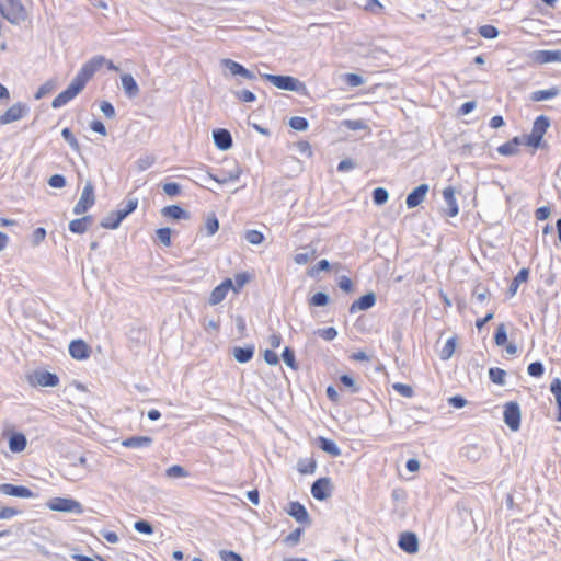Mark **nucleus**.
Segmentation results:
<instances>
[{
    "label": "nucleus",
    "mask_w": 561,
    "mask_h": 561,
    "mask_svg": "<svg viewBox=\"0 0 561 561\" xmlns=\"http://www.w3.org/2000/svg\"><path fill=\"white\" fill-rule=\"evenodd\" d=\"M105 58L101 55L93 56L82 65L68 88L59 93L51 102L53 108H59L73 100L85 87L88 81L103 66Z\"/></svg>",
    "instance_id": "nucleus-1"
},
{
    "label": "nucleus",
    "mask_w": 561,
    "mask_h": 561,
    "mask_svg": "<svg viewBox=\"0 0 561 561\" xmlns=\"http://www.w3.org/2000/svg\"><path fill=\"white\" fill-rule=\"evenodd\" d=\"M263 78L280 90L294 91L306 94V84L291 76H278L264 73Z\"/></svg>",
    "instance_id": "nucleus-2"
},
{
    "label": "nucleus",
    "mask_w": 561,
    "mask_h": 561,
    "mask_svg": "<svg viewBox=\"0 0 561 561\" xmlns=\"http://www.w3.org/2000/svg\"><path fill=\"white\" fill-rule=\"evenodd\" d=\"M0 11L3 18L12 24H19L27 16L26 10L20 0H4L0 4Z\"/></svg>",
    "instance_id": "nucleus-3"
},
{
    "label": "nucleus",
    "mask_w": 561,
    "mask_h": 561,
    "mask_svg": "<svg viewBox=\"0 0 561 561\" xmlns=\"http://www.w3.org/2000/svg\"><path fill=\"white\" fill-rule=\"evenodd\" d=\"M550 126V121L547 116H538L533 125L531 133L526 137V145L533 148L541 147L543 135Z\"/></svg>",
    "instance_id": "nucleus-4"
},
{
    "label": "nucleus",
    "mask_w": 561,
    "mask_h": 561,
    "mask_svg": "<svg viewBox=\"0 0 561 561\" xmlns=\"http://www.w3.org/2000/svg\"><path fill=\"white\" fill-rule=\"evenodd\" d=\"M47 507L54 512L82 514V504L73 499L53 497L47 502Z\"/></svg>",
    "instance_id": "nucleus-5"
},
{
    "label": "nucleus",
    "mask_w": 561,
    "mask_h": 561,
    "mask_svg": "<svg viewBox=\"0 0 561 561\" xmlns=\"http://www.w3.org/2000/svg\"><path fill=\"white\" fill-rule=\"evenodd\" d=\"M26 379L32 387H56L59 383V378L56 374L45 370H35L28 374Z\"/></svg>",
    "instance_id": "nucleus-6"
},
{
    "label": "nucleus",
    "mask_w": 561,
    "mask_h": 561,
    "mask_svg": "<svg viewBox=\"0 0 561 561\" xmlns=\"http://www.w3.org/2000/svg\"><path fill=\"white\" fill-rule=\"evenodd\" d=\"M242 173V170L239 165H234L230 170H222L220 175H214L210 172H206L205 174H197V179L202 182H205L206 180H213L219 184H227L229 182H236L239 180L240 175Z\"/></svg>",
    "instance_id": "nucleus-7"
},
{
    "label": "nucleus",
    "mask_w": 561,
    "mask_h": 561,
    "mask_svg": "<svg viewBox=\"0 0 561 561\" xmlns=\"http://www.w3.org/2000/svg\"><path fill=\"white\" fill-rule=\"evenodd\" d=\"M95 203L94 186L91 181H88L81 192L80 198L73 207L76 215L84 214Z\"/></svg>",
    "instance_id": "nucleus-8"
},
{
    "label": "nucleus",
    "mask_w": 561,
    "mask_h": 561,
    "mask_svg": "<svg viewBox=\"0 0 561 561\" xmlns=\"http://www.w3.org/2000/svg\"><path fill=\"white\" fill-rule=\"evenodd\" d=\"M503 417L511 431L516 432L520 427V409L517 402L510 401L504 404Z\"/></svg>",
    "instance_id": "nucleus-9"
},
{
    "label": "nucleus",
    "mask_w": 561,
    "mask_h": 561,
    "mask_svg": "<svg viewBox=\"0 0 561 561\" xmlns=\"http://www.w3.org/2000/svg\"><path fill=\"white\" fill-rule=\"evenodd\" d=\"M28 113L27 105L23 103H15L10 106L1 116L0 124L7 125L16 121H20Z\"/></svg>",
    "instance_id": "nucleus-10"
},
{
    "label": "nucleus",
    "mask_w": 561,
    "mask_h": 561,
    "mask_svg": "<svg viewBox=\"0 0 561 561\" xmlns=\"http://www.w3.org/2000/svg\"><path fill=\"white\" fill-rule=\"evenodd\" d=\"M0 493L8 496H15L21 499L34 497V493L26 486L14 485L11 483H1Z\"/></svg>",
    "instance_id": "nucleus-11"
},
{
    "label": "nucleus",
    "mask_w": 561,
    "mask_h": 561,
    "mask_svg": "<svg viewBox=\"0 0 561 561\" xmlns=\"http://www.w3.org/2000/svg\"><path fill=\"white\" fill-rule=\"evenodd\" d=\"M233 288V283L230 278H226L221 284L216 286L208 298L210 306L220 304L227 296L228 291Z\"/></svg>",
    "instance_id": "nucleus-12"
},
{
    "label": "nucleus",
    "mask_w": 561,
    "mask_h": 561,
    "mask_svg": "<svg viewBox=\"0 0 561 561\" xmlns=\"http://www.w3.org/2000/svg\"><path fill=\"white\" fill-rule=\"evenodd\" d=\"M138 206L137 198H129L123 208L115 210V221L111 224H105L106 227H111V229H116L119 227L121 222L131 214Z\"/></svg>",
    "instance_id": "nucleus-13"
},
{
    "label": "nucleus",
    "mask_w": 561,
    "mask_h": 561,
    "mask_svg": "<svg viewBox=\"0 0 561 561\" xmlns=\"http://www.w3.org/2000/svg\"><path fill=\"white\" fill-rule=\"evenodd\" d=\"M311 494L316 500L324 501L331 495V482L329 478H320L313 482Z\"/></svg>",
    "instance_id": "nucleus-14"
},
{
    "label": "nucleus",
    "mask_w": 561,
    "mask_h": 561,
    "mask_svg": "<svg viewBox=\"0 0 561 561\" xmlns=\"http://www.w3.org/2000/svg\"><path fill=\"white\" fill-rule=\"evenodd\" d=\"M494 342L497 346H504L505 351L508 355H515L517 353V347L514 343H507V332L505 323H500L496 327V332L494 335Z\"/></svg>",
    "instance_id": "nucleus-15"
},
{
    "label": "nucleus",
    "mask_w": 561,
    "mask_h": 561,
    "mask_svg": "<svg viewBox=\"0 0 561 561\" xmlns=\"http://www.w3.org/2000/svg\"><path fill=\"white\" fill-rule=\"evenodd\" d=\"M398 546L407 553H416L419 551V539L414 533L405 531L402 533Z\"/></svg>",
    "instance_id": "nucleus-16"
},
{
    "label": "nucleus",
    "mask_w": 561,
    "mask_h": 561,
    "mask_svg": "<svg viewBox=\"0 0 561 561\" xmlns=\"http://www.w3.org/2000/svg\"><path fill=\"white\" fill-rule=\"evenodd\" d=\"M69 354L75 359L83 360L90 356L91 348L84 341L75 340L69 344Z\"/></svg>",
    "instance_id": "nucleus-17"
},
{
    "label": "nucleus",
    "mask_w": 561,
    "mask_h": 561,
    "mask_svg": "<svg viewBox=\"0 0 561 561\" xmlns=\"http://www.w3.org/2000/svg\"><path fill=\"white\" fill-rule=\"evenodd\" d=\"M221 64L231 72L232 76H241L248 80H254L255 75L244 68L241 64L232 60V59H222Z\"/></svg>",
    "instance_id": "nucleus-18"
},
{
    "label": "nucleus",
    "mask_w": 561,
    "mask_h": 561,
    "mask_svg": "<svg viewBox=\"0 0 561 561\" xmlns=\"http://www.w3.org/2000/svg\"><path fill=\"white\" fill-rule=\"evenodd\" d=\"M428 192L427 184H420L407 197L405 204L408 208H414L423 203Z\"/></svg>",
    "instance_id": "nucleus-19"
},
{
    "label": "nucleus",
    "mask_w": 561,
    "mask_h": 561,
    "mask_svg": "<svg viewBox=\"0 0 561 561\" xmlns=\"http://www.w3.org/2000/svg\"><path fill=\"white\" fill-rule=\"evenodd\" d=\"M287 514L295 518L300 524L309 525L311 523L309 513L306 507L299 502H291L289 504V508L287 510Z\"/></svg>",
    "instance_id": "nucleus-20"
},
{
    "label": "nucleus",
    "mask_w": 561,
    "mask_h": 561,
    "mask_svg": "<svg viewBox=\"0 0 561 561\" xmlns=\"http://www.w3.org/2000/svg\"><path fill=\"white\" fill-rule=\"evenodd\" d=\"M376 302V295L370 291L355 300L351 307L350 312L355 313L357 311H364L370 309Z\"/></svg>",
    "instance_id": "nucleus-21"
},
{
    "label": "nucleus",
    "mask_w": 561,
    "mask_h": 561,
    "mask_svg": "<svg viewBox=\"0 0 561 561\" xmlns=\"http://www.w3.org/2000/svg\"><path fill=\"white\" fill-rule=\"evenodd\" d=\"M213 139L216 147L220 150H228L232 147V137L227 129H216L213 131Z\"/></svg>",
    "instance_id": "nucleus-22"
},
{
    "label": "nucleus",
    "mask_w": 561,
    "mask_h": 561,
    "mask_svg": "<svg viewBox=\"0 0 561 561\" xmlns=\"http://www.w3.org/2000/svg\"><path fill=\"white\" fill-rule=\"evenodd\" d=\"M443 197L447 205V215L449 217H455L458 215V204L455 197V191L451 186L445 187L443 191Z\"/></svg>",
    "instance_id": "nucleus-23"
},
{
    "label": "nucleus",
    "mask_w": 561,
    "mask_h": 561,
    "mask_svg": "<svg viewBox=\"0 0 561 561\" xmlns=\"http://www.w3.org/2000/svg\"><path fill=\"white\" fill-rule=\"evenodd\" d=\"M122 88L128 98H135L139 94V87L130 73H125L121 77Z\"/></svg>",
    "instance_id": "nucleus-24"
},
{
    "label": "nucleus",
    "mask_w": 561,
    "mask_h": 561,
    "mask_svg": "<svg viewBox=\"0 0 561 561\" xmlns=\"http://www.w3.org/2000/svg\"><path fill=\"white\" fill-rule=\"evenodd\" d=\"M254 351V345H248L245 347L236 346L232 350V355L238 363L244 364L252 359Z\"/></svg>",
    "instance_id": "nucleus-25"
},
{
    "label": "nucleus",
    "mask_w": 561,
    "mask_h": 561,
    "mask_svg": "<svg viewBox=\"0 0 561 561\" xmlns=\"http://www.w3.org/2000/svg\"><path fill=\"white\" fill-rule=\"evenodd\" d=\"M152 444V438L149 436H133L122 442V445L127 448H144Z\"/></svg>",
    "instance_id": "nucleus-26"
},
{
    "label": "nucleus",
    "mask_w": 561,
    "mask_h": 561,
    "mask_svg": "<svg viewBox=\"0 0 561 561\" xmlns=\"http://www.w3.org/2000/svg\"><path fill=\"white\" fill-rule=\"evenodd\" d=\"M535 60L539 64L561 61V50L558 49L536 51Z\"/></svg>",
    "instance_id": "nucleus-27"
},
{
    "label": "nucleus",
    "mask_w": 561,
    "mask_h": 561,
    "mask_svg": "<svg viewBox=\"0 0 561 561\" xmlns=\"http://www.w3.org/2000/svg\"><path fill=\"white\" fill-rule=\"evenodd\" d=\"M27 439L22 433H13L9 438V449L12 453H21L26 448Z\"/></svg>",
    "instance_id": "nucleus-28"
},
{
    "label": "nucleus",
    "mask_w": 561,
    "mask_h": 561,
    "mask_svg": "<svg viewBox=\"0 0 561 561\" xmlns=\"http://www.w3.org/2000/svg\"><path fill=\"white\" fill-rule=\"evenodd\" d=\"M317 256V249L313 247H304L301 252L294 256V262L298 265H305Z\"/></svg>",
    "instance_id": "nucleus-29"
},
{
    "label": "nucleus",
    "mask_w": 561,
    "mask_h": 561,
    "mask_svg": "<svg viewBox=\"0 0 561 561\" xmlns=\"http://www.w3.org/2000/svg\"><path fill=\"white\" fill-rule=\"evenodd\" d=\"M92 224L91 216H83L82 218L73 219L69 222V230L73 233H84L88 227Z\"/></svg>",
    "instance_id": "nucleus-30"
},
{
    "label": "nucleus",
    "mask_w": 561,
    "mask_h": 561,
    "mask_svg": "<svg viewBox=\"0 0 561 561\" xmlns=\"http://www.w3.org/2000/svg\"><path fill=\"white\" fill-rule=\"evenodd\" d=\"M522 141L519 137H514L512 140L497 147V152L502 156H514L519 151Z\"/></svg>",
    "instance_id": "nucleus-31"
},
{
    "label": "nucleus",
    "mask_w": 561,
    "mask_h": 561,
    "mask_svg": "<svg viewBox=\"0 0 561 561\" xmlns=\"http://www.w3.org/2000/svg\"><path fill=\"white\" fill-rule=\"evenodd\" d=\"M162 215L173 219H188L190 215L186 210L178 205H169L162 209Z\"/></svg>",
    "instance_id": "nucleus-32"
},
{
    "label": "nucleus",
    "mask_w": 561,
    "mask_h": 561,
    "mask_svg": "<svg viewBox=\"0 0 561 561\" xmlns=\"http://www.w3.org/2000/svg\"><path fill=\"white\" fill-rule=\"evenodd\" d=\"M560 93V90L557 87H552L547 90H537L531 93L530 99L535 102H541L549 99L556 98Z\"/></svg>",
    "instance_id": "nucleus-33"
},
{
    "label": "nucleus",
    "mask_w": 561,
    "mask_h": 561,
    "mask_svg": "<svg viewBox=\"0 0 561 561\" xmlns=\"http://www.w3.org/2000/svg\"><path fill=\"white\" fill-rule=\"evenodd\" d=\"M319 447L325 451L327 454L337 457L341 455V449L335 444L334 440L325 438V437H319Z\"/></svg>",
    "instance_id": "nucleus-34"
},
{
    "label": "nucleus",
    "mask_w": 561,
    "mask_h": 561,
    "mask_svg": "<svg viewBox=\"0 0 561 561\" xmlns=\"http://www.w3.org/2000/svg\"><path fill=\"white\" fill-rule=\"evenodd\" d=\"M528 276H529L528 268H522L517 273V275L514 277V279L512 280L510 288H508V293L511 296H514L516 294V291L522 283L527 282Z\"/></svg>",
    "instance_id": "nucleus-35"
},
{
    "label": "nucleus",
    "mask_w": 561,
    "mask_h": 561,
    "mask_svg": "<svg viewBox=\"0 0 561 561\" xmlns=\"http://www.w3.org/2000/svg\"><path fill=\"white\" fill-rule=\"evenodd\" d=\"M204 229L207 236H214L219 229V221L214 213L209 214L205 220Z\"/></svg>",
    "instance_id": "nucleus-36"
},
{
    "label": "nucleus",
    "mask_w": 561,
    "mask_h": 561,
    "mask_svg": "<svg viewBox=\"0 0 561 561\" xmlns=\"http://www.w3.org/2000/svg\"><path fill=\"white\" fill-rule=\"evenodd\" d=\"M550 391L552 392L558 402L559 415L557 420L561 421V380L559 378L552 380Z\"/></svg>",
    "instance_id": "nucleus-37"
},
{
    "label": "nucleus",
    "mask_w": 561,
    "mask_h": 561,
    "mask_svg": "<svg viewBox=\"0 0 561 561\" xmlns=\"http://www.w3.org/2000/svg\"><path fill=\"white\" fill-rule=\"evenodd\" d=\"M165 476L170 479H176L186 478L190 476V473L182 466L173 465L165 470Z\"/></svg>",
    "instance_id": "nucleus-38"
},
{
    "label": "nucleus",
    "mask_w": 561,
    "mask_h": 561,
    "mask_svg": "<svg viewBox=\"0 0 561 561\" xmlns=\"http://www.w3.org/2000/svg\"><path fill=\"white\" fill-rule=\"evenodd\" d=\"M456 350V337H449L440 351V358L443 360L449 359Z\"/></svg>",
    "instance_id": "nucleus-39"
},
{
    "label": "nucleus",
    "mask_w": 561,
    "mask_h": 561,
    "mask_svg": "<svg viewBox=\"0 0 561 561\" xmlns=\"http://www.w3.org/2000/svg\"><path fill=\"white\" fill-rule=\"evenodd\" d=\"M61 136L69 144L73 151H76L77 153L80 152V145L68 127L61 130Z\"/></svg>",
    "instance_id": "nucleus-40"
},
{
    "label": "nucleus",
    "mask_w": 561,
    "mask_h": 561,
    "mask_svg": "<svg viewBox=\"0 0 561 561\" xmlns=\"http://www.w3.org/2000/svg\"><path fill=\"white\" fill-rule=\"evenodd\" d=\"M244 239L250 244L259 245L264 241V236L261 231L252 229V230L245 231Z\"/></svg>",
    "instance_id": "nucleus-41"
},
{
    "label": "nucleus",
    "mask_w": 561,
    "mask_h": 561,
    "mask_svg": "<svg viewBox=\"0 0 561 561\" xmlns=\"http://www.w3.org/2000/svg\"><path fill=\"white\" fill-rule=\"evenodd\" d=\"M55 88H56V81L55 80L50 79V80L46 81L36 91L35 99L39 100V99L44 98L48 93L53 92L55 90Z\"/></svg>",
    "instance_id": "nucleus-42"
},
{
    "label": "nucleus",
    "mask_w": 561,
    "mask_h": 561,
    "mask_svg": "<svg viewBox=\"0 0 561 561\" xmlns=\"http://www.w3.org/2000/svg\"><path fill=\"white\" fill-rule=\"evenodd\" d=\"M389 198V193L383 187H377L373 192V201L376 205L385 204Z\"/></svg>",
    "instance_id": "nucleus-43"
},
{
    "label": "nucleus",
    "mask_w": 561,
    "mask_h": 561,
    "mask_svg": "<svg viewBox=\"0 0 561 561\" xmlns=\"http://www.w3.org/2000/svg\"><path fill=\"white\" fill-rule=\"evenodd\" d=\"M289 126L299 131H304L308 128V121L305 117L294 116L289 121Z\"/></svg>",
    "instance_id": "nucleus-44"
},
{
    "label": "nucleus",
    "mask_w": 561,
    "mask_h": 561,
    "mask_svg": "<svg viewBox=\"0 0 561 561\" xmlns=\"http://www.w3.org/2000/svg\"><path fill=\"white\" fill-rule=\"evenodd\" d=\"M527 373L531 377H541L545 373V367L541 362H534L528 365Z\"/></svg>",
    "instance_id": "nucleus-45"
},
{
    "label": "nucleus",
    "mask_w": 561,
    "mask_h": 561,
    "mask_svg": "<svg viewBox=\"0 0 561 561\" xmlns=\"http://www.w3.org/2000/svg\"><path fill=\"white\" fill-rule=\"evenodd\" d=\"M157 238L163 244L169 247L171 244V229L168 227L157 230Z\"/></svg>",
    "instance_id": "nucleus-46"
},
{
    "label": "nucleus",
    "mask_w": 561,
    "mask_h": 561,
    "mask_svg": "<svg viewBox=\"0 0 561 561\" xmlns=\"http://www.w3.org/2000/svg\"><path fill=\"white\" fill-rule=\"evenodd\" d=\"M343 125L350 130L367 129L368 126L363 119H346Z\"/></svg>",
    "instance_id": "nucleus-47"
},
{
    "label": "nucleus",
    "mask_w": 561,
    "mask_h": 561,
    "mask_svg": "<svg viewBox=\"0 0 561 561\" xmlns=\"http://www.w3.org/2000/svg\"><path fill=\"white\" fill-rule=\"evenodd\" d=\"M282 357H283L284 363L288 367H290L293 369L297 368L296 359H295V354H294V351L291 348L285 347V350L283 351Z\"/></svg>",
    "instance_id": "nucleus-48"
},
{
    "label": "nucleus",
    "mask_w": 561,
    "mask_h": 561,
    "mask_svg": "<svg viewBox=\"0 0 561 561\" xmlns=\"http://www.w3.org/2000/svg\"><path fill=\"white\" fill-rule=\"evenodd\" d=\"M328 302H329V296L325 293H321V291L314 294L309 301V304L311 306H317V307L325 306Z\"/></svg>",
    "instance_id": "nucleus-49"
},
{
    "label": "nucleus",
    "mask_w": 561,
    "mask_h": 561,
    "mask_svg": "<svg viewBox=\"0 0 561 561\" xmlns=\"http://www.w3.org/2000/svg\"><path fill=\"white\" fill-rule=\"evenodd\" d=\"M316 333L325 341H332L337 336V331L333 327L319 329Z\"/></svg>",
    "instance_id": "nucleus-50"
},
{
    "label": "nucleus",
    "mask_w": 561,
    "mask_h": 561,
    "mask_svg": "<svg viewBox=\"0 0 561 561\" xmlns=\"http://www.w3.org/2000/svg\"><path fill=\"white\" fill-rule=\"evenodd\" d=\"M134 528L138 531V533H141V534H146V535H150L153 533V527L152 525L147 522V520H137L135 524H134Z\"/></svg>",
    "instance_id": "nucleus-51"
},
{
    "label": "nucleus",
    "mask_w": 561,
    "mask_h": 561,
    "mask_svg": "<svg viewBox=\"0 0 561 561\" xmlns=\"http://www.w3.org/2000/svg\"><path fill=\"white\" fill-rule=\"evenodd\" d=\"M364 9L371 13L378 14L382 11L383 5L378 0H366Z\"/></svg>",
    "instance_id": "nucleus-52"
},
{
    "label": "nucleus",
    "mask_w": 561,
    "mask_h": 561,
    "mask_svg": "<svg viewBox=\"0 0 561 561\" xmlns=\"http://www.w3.org/2000/svg\"><path fill=\"white\" fill-rule=\"evenodd\" d=\"M344 80L351 87H359L364 83L363 77L356 73H346Z\"/></svg>",
    "instance_id": "nucleus-53"
},
{
    "label": "nucleus",
    "mask_w": 561,
    "mask_h": 561,
    "mask_svg": "<svg viewBox=\"0 0 561 561\" xmlns=\"http://www.w3.org/2000/svg\"><path fill=\"white\" fill-rule=\"evenodd\" d=\"M100 110L104 114L105 117H107V118H114L115 117V114H116L115 108H114V106L110 102L103 101L100 104Z\"/></svg>",
    "instance_id": "nucleus-54"
},
{
    "label": "nucleus",
    "mask_w": 561,
    "mask_h": 561,
    "mask_svg": "<svg viewBox=\"0 0 561 561\" xmlns=\"http://www.w3.org/2000/svg\"><path fill=\"white\" fill-rule=\"evenodd\" d=\"M393 389L397 392H399L401 396L407 397V398H410L413 394V389L409 385L398 382V383L393 385Z\"/></svg>",
    "instance_id": "nucleus-55"
},
{
    "label": "nucleus",
    "mask_w": 561,
    "mask_h": 561,
    "mask_svg": "<svg viewBox=\"0 0 561 561\" xmlns=\"http://www.w3.org/2000/svg\"><path fill=\"white\" fill-rule=\"evenodd\" d=\"M153 163H154V159L150 156L139 158L136 162L139 171H145V170L149 169Z\"/></svg>",
    "instance_id": "nucleus-56"
},
{
    "label": "nucleus",
    "mask_w": 561,
    "mask_h": 561,
    "mask_svg": "<svg viewBox=\"0 0 561 561\" xmlns=\"http://www.w3.org/2000/svg\"><path fill=\"white\" fill-rule=\"evenodd\" d=\"M48 184L55 188H61L66 185V179L61 174H54L49 178Z\"/></svg>",
    "instance_id": "nucleus-57"
},
{
    "label": "nucleus",
    "mask_w": 561,
    "mask_h": 561,
    "mask_svg": "<svg viewBox=\"0 0 561 561\" xmlns=\"http://www.w3.org/2000/svg\"><path fill=\"white\" fill-rule=\"evenodd\" d=\"M163 192L168 196H175L181 192V187L178 183L169 182L163 185Z\"/></svg>",
    "instance_id": "nucleus-58"
},
{
    "label": "nucleus",
    "mask_w": 561,
    "mask_h": 561,
    "mask_svg": "<svg viewBox=\"0 0 561 561\" xmlns=\"http://www.w3.org/2000/svg\"><path fill=\"white\" fill-rule=\"evenodd\" d=\"M301 533L302 530L300 528H296L289 535L286 536L284 541L290 546H294L298 543V541L300 540Z\"/></svg>",
    "instance_id": "nucleus-59"
},
{
    "label": "nucleus",
    "mask_w": 561,
    "mask_h": 561,
    "mask_svg": "<svg viewBox=\"0 0 561 561\" xmlns=\"http://www.w3.org/2000/svg\"><path fill=\"white\" fill-rule=\"evenodd\" d=\"M220 558L222 561H243L240 554L228 550H221Z\"/></svg>",
    "instance_id": "nucleus-60"
},
{
    "label": "nucleus",
    "mask_w": 561,
    "mask_h": 561,
    "mask_svg": "<svg viewBox=\"0 0 561 561\" xmlns=\"http://www.w3.org/2000/svg\"><path fill=\"white\" fill-rule=\"evenodd\" d=\"M236 96L242 101V102H253L255 101V95L253 92H251L250 90H241V91H238L236 92Z\"/></svg>",
    "instance_id": "nucleus-61"
},
{
    "label": "nucleus",
    "mask_w": 561,
    "mask_h": 561,
    "mask_svg": "<svg viewBox=\"0 0 561 561\" xmlns=\"http://www.w3.org/2000/svg\"><path fill=\"white\" fill-rule=\"evenodd\" d=\"M340 380L345 387L351 388L352 392L358 391V387L356 386L354 378L351 377L350 375H342L340 377Z\"/></svg>",
    "instance_id": "nucleus-62"
},
{
    "label": "nucleus",
    "mask_w": 561,
    "mask_h": 561,
    "mask_svg": "<svg viewBox=\"0 0 561 561\" xmlns=\"http://www.w3.org/2000/svg\"><path fill=\"white\" fill-rule=\"evenodd\" d=\"M488 295V288H481L480 286H477L472 291V298L477 299L479 302L484 301Z\"/></svg>",
    "instance_id": "nucleus-63"
},
{
    "label": "nucleus",
    "mask_w": 561,
    "mask_h": 561,
    "mask_svg": "<svg viewBox=\"0 0 561 561\" xmlns=\"http://www.w3.org/2000/svg\"><path fill=\"white\" fill-rule=\"evenodd\" d=\"M18 514L19 511L16 508L0 506V519H10Z\"/></svg>",
    "instance_id": "nucleus-64"
}]
</instances>
